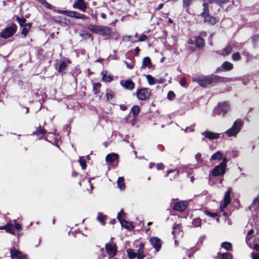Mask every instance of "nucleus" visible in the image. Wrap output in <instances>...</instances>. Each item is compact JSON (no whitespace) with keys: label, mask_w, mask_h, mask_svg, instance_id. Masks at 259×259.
I'll use <instances>...</instances> for the list:
<instances>
[{"label":"nucleus","mask_w":259,"mask_h":259,"mask_svg":"<svg viewBox=\"0 0 259 259\" xmlns=\"http://www.w3.org/2000/svg\"><path fill=\"white\" fill-rule=\"evenodd\" d=\"M195 45L199 48L202 47L204 45L203 39L200 37H197L195 38Z\"/></svg>","instance_id":"bb28decb"},{"label":"nucleus","mask_w":259,"mask_h":259,"mask_svg":"<svg viewBox=\"0 0 259 259\" xmlns=\"http://www.w3.org/2000/svg\"><path fill=\"white\" fill-rule=\"evenodd\" d=\"M201 224V220L199 218H196L193 221V225L194 226L200 227Z\"/></svg>","instance_id":"e433bc0d"},{"label":"nucleus","mask_w":259,"mask_h":259,"mask_svg":"<svg viewBox=\"0 0 259 259\" xmlns=\"http://www.w3.org/2000/svg\"><path fill=\"white\" fill-rule=\"evenodd\" d=\"M68 16L78 19H84L85 17V15L78 13L75 11H69Z\"/></svg>","instance_id":"4be33fe9"},{"label":"nucleus","mask_w":259,"mask_h":259,"mask_svg":"<svg viewBox=\"0 0 259 259\" xmlns=\"http://www.w3.org/2000/svg\"><path fill=\"white\" fill-rule=\"evenodd\" d=\"M175 95L174 93L172 91H169L167 94V98L169 99L173 98L175 97Z\"/></svg>","instance_id":"49530a36"},{"label":"nucleus","mask_w":259,"mask_h":259,"mask_svg":"<svg viewBox=\"0 0 259 259\" xmlns=\"http://www.w3.org/2000/svg\"><path fill=\"white\" fill-rule=\"evenodd\" d=\"M80 166L83 169L86 168V162L85 160L82 157H80L78 160Z\"/></svg>","instance_id":"c9c22d12"},{"label":"nucleus","mask_w":259,"mask_h":259,"mask_svg":"<svg viewBox=\"0 0 259 259\" xmlns=\"http://www.w3.org/2000/svg\"><path fill=\"white\" fill-rule=\"evenodd\" d=\"M222 67L226 70H230L233 68V65L229 62H225L222 65Z\"/></svg>","instance_id":"c756f323"},{"label":"nucleus","mask_w":259,"mask_h":259,"mask_svg":"<svg viewBox=\"0 0 259 259\" xmlns=\"http://www.w3.org/2000/svg\"><path fill=\"white\" fill-rule=\"evenodd\" d=\"M223 154L221 152L218 151L214 154H213L210 158V159L212 160H214L217 159H221L222 158Z\"/></svg>","instance_id":"cd10ccee"},{"label":"nucleus","mask_w":259,"mask_h":259,"mask_svg":"<svg viewBox=\"0 0 259 259\" xmlns=\"http://www.w3.org/2000/svg\"><path fill=\"white\" fill-rule=\"evenodd\" d=\"M242 125V121L241 119H237L234 122L231 127L225 132V134H226L228 137H235L240 131Z\"/></svg>","instance_id":"f257e3e1"},{"label":"nucleus","mask_w":259,"mask_h":259,"mask_svg":"<svg viewBox=\"0 0 259 259\" xmlns=\"http://www.w3.org/2000/svg\"><path fill=\"white\" fill-rule=\"evenodd\" d=\"M17 20L21 27H22L23 25H24V24H25V23L26 20L25 19H22L18 17H17Z\"/></svg>","instance_id":"a19ab883"},{"label":"nucleus","mask_w":259,"mask_h":259,"mask_svg":"<svg viewBox=\"0 0 259 259\" xmlns=\"http://www.w3.org/2000/svg\"><path fill=\"white\" fill-rule=\"evenodd\" d=\"M217 77L213 76H197L192 78V80L197 82L202 87H205L211 84L213 81L215 80Z\"/></svg>","instance_id":"7ed1b4c3"},{"label":"nucleus","mask_w":259,"mask_h":259,"mask_svg":"<svg viewBox=\"0 0 259 259\" xmlns=\"http://www.w3.org/2000/svg\"><path fill=\"white\" fill-rule=\"evenodd\" d=\"M137 97L140 100H146L149 98L150 96V91L148 89L142 88L137 90Z\"/></svg>","instance_id":"1a4fd4ad"},{"label":"nucleus","mask_w":259,"mask_h":259,"mask_svg":"<svg viewBox=\"0 0 259 259\" xmlns=\"http://www.w3.org/2000/svg\"><path fill=\"white\" fill-rule=\"evenodd\" d=\"M70 62L68 59L61 61L59 63V67L58 68V72L61 74L64 73L67 65Z\"/></svg>","instance_id":"6ab92c4d"},{"label":"nucleus","mask_w":259,"mask_h":259,"mask_svg":"<svg viewBox=\"0 0 259 259\" xmlns=\"http://www.w3.org/2000/svg\"><path fill=\"white\" fill-rule=\"evenodd\" d=\"M204 136L202 140L204 141L205 139H208L210 140L217 139L220 138V134L217 133H213L210 131H205L201 133Z\"/></svg>","instance_id":"4468645a"},{"label":"nucleus","mask_w":259,"mask_h":259,"mask_svg":"<svg viewBox=\"0 0 259 259\" xmlns=\"http://www.w3.org/2000/svg\"><path fill=\"white\" fill-rule=\"evenodd\" d=\"M232 59L234 61H237L240 59V55L238 53H234L232 55Z\"/></svg>","instance_id":"79ce46f5"},{"label":"nucleus","mask_w":259,"mask_h":259,"mask_svg":"<svg viewBox=\"0 0 259 259\" xmlns=\"http://www.w3.org/2000/svg\"><path fill=\"white\" fill-rule=\"evenodd\" d=\"M156 167L158 170H161V169H163L164 168V166L162 163H158L157 164Z\"/></svg>","instance_id":"603ef678"},{"label":"nucleus","mask_w":259,"mask_h":259,"mask_svg":"<svg viewBox=\"0 0 259 259\" xmlns=\"http://www.w3.org/2000/svg\"><path fill=\"white\" fill-rule=\"evenodd\" d=\"M39 3H41L43 6L47 2L46 0H36Z\"/></svg>","instance_id":"338daca9"},{"label":"nucleus","mask_w":259,"mask_h":259,"mask_svg":"<svg viewBox=\"0 0 259 259\" xmlns=\"http://www.w3.org/2000/svg\"><path fill=\"white\" fill-rule=\"evenodd\" d=\"M195 158L197 161H201V154L199 153H197L195 155Z\"/></svg>","instance_id":"5fc2aeb1"},{"label":"nucleus","mask_w":259,"mask_h":259,"mask_svg":"<svg viewBox=\"0 0 259 259\" xmlns=\"http://www.w3.org/2000/svg\"><path fill=\"white\" fill-rule=\"evenodd\" d=\"M131 112L133 113V116L136 117L140 112L139 107L138 106H134L131 109Z\"/></svg>","instance_id":"c85d7f7f"},{"label":"nucleus","mask_w":259,"mask_h":259,"mask_svg":"<svg viewBox=\"0 0 259 259\" xmlns=\"http://www.w3.org/2000/svg\"><path fill=\"white\" fill-rule=\"evenodd\" d=\"M117 185L118 188L121 190H123L125 189V185L124 183V179L123 177H119L117 180Z\"/></svg>","instance_id":"393cba45"},{"label":"nucleus","mask_w":259,"mask_h":259,"mask_svg":"<svg viewBox=\"0 0 259 259\" xmlns=\"http://www.w3.org/2000/svg\"><path fill=\"white\" fill-rule=\"evenodd\" d=\"M204 11L201 14V16L204 18V22L209 24L213 25L217 22L215 18L209 15L208 11V4H203Z\"/></svg>","instance_id":"6e6552de"},{"label":"nucleus","mask_w":259,"mask_h":259,"mask_svg":"<svg viewBox=\"0 0 259 259\" xmlns=\"http://www.w3.org/2000/svg\"><path fill=\"white\" fill-rule=\"evenodd\" d=\"M97 219L101 224L103 225L105 224V216L103 214L101 213H99L98 214Z\"/></svg>","instance_id":"f704fd0d"},{"label":"nucleus","mask_w":259,"mask_h":259,"mask_svg":"<svg viewBox=\"0 0 259 259\" xmlns=\"http://www.w3.org/2000/svg\"><path fill=\"white\" fill-rule=\"evenodd\" d=\"M22 27H23L22 31H21V34L24 35V36H25L28 32L29 30L31 28V24L30 23H26L24 24Z\"/></svg>","instance_id":"b1692460"},{"label":"nucleus","mask_w":259,"mask_h":259,"mask_svg":"<svg viewBox=\"0 0 259 259\" xmlns=\"http://www.w3.org/2000/svg\"><path fill=\"white\" fill-rule=\"evenodd\" d=\"M11 256L13 259H28L26 255L15 249L11 251Z\"/></svg>","instance_id":"dca6fc26"},{"label":"nucleus","mask_w":259,"mask_h":259,"mask_svg":"<svg viewBox=\"0 0 259 259\" xmlns=\"http://www.w3.org/2000/svg\"><path fill=\"white\" fill-rule=\"evenodd\" d=\"M165 81V79H163V78H160L159 79H158L157 81H156V82L158 83H163Z\"/></svg>","instance_id":"680f3d73"},{"label":"nucleus","mask_w":259,"mask_h":259,"mask_svg":"<svg viewBox=\"0 0 259 259\" xmlns=\"http://www.w3.org/2000/svg\"><path fill=\"white\" fill-rule=\"evenodd\" d=\"M232 254L229 253H224L222 254V259H232Z\"/></svg>","instance_id":"58836bf2"},{"label":"nucleus","mask_w":259,"mask_h":259,"mask_svg":"<svg viewBox=\"0 0 259 259\" xmlns=\"http://www.w3.org/2000/svg\"><path fill=\"white\" fill-rule=\"evenodd\" d=\"M57 12L58 13L64 14L67 16H68V14H69V11H65V10H58L57 11Z\"/></svg>","instance_id":"8fccbe9b"},{"label":"nucleus","mask_w":259,"mask_h":259,"mask_svg":"<svg viewBox=\"0 0 259 259\" xmlns=\"http://www.w3.org/2000/svg\"><path fill=\"white\" fill-rule=\"evenodd\" d=\"M230 111V106L227 102H223L219 104L214 109V114L221 117H225V116Z\"/></svg>","instance_id":"20e7f679"},{"label":"nucleus","mask_w":259,"mask_h":259,"mask_svg":"<svg viewBox=\"0 0 259 259\" xmlns=\"http://www.w3.org/2000/svg\"><path fill=\"white\" fill-rule=\"evenodd\" d=\"M107 253L110 256L113 257L117 252V246L113 242H109L105 245Z\"/></svg>","instance_id":"9b49d317"},{"label":"nucleus","mask_w":259,"mask_h":259,"mask_svg":"<svg viewBox=\"0 0 259 259\" xmlns=\"http://www.w3.org/2000/svg\"><path fill=\"white\" fill-rule=\"evenodd\" d=\"M227 162V158H223L222 162L211 171V175L213 177L223 176L226 171Z\"/></svg>","instance_id":"39448f33"},{"label":"nucleus","mask_w":259,"mask_h":259,"mask_svg":"<svg viewBox=\"0 0 259 259\" xmlns=\"http://www.w3.org/2000/svg\"><path fill=\"white\" fill-rule=\"evenodd\" d=\"M230 193L231 189H229L225 194L223 200L221 202L220 209L222 212L224 211V209L229 205L231 201Z\"/></svg>","instance_id":"f8f14e48"},{"label":"nucleus","mask_w":259,"mask_h":259,"mask_svg":"<svg viewBox=\"0 0 259 259\" xmlns=\"http://www.w3.org/2000/svg\"><path fill=\"white\" fill-rule=\"evenodd\" d=\"M171 173H174L175 174V176H177L178 175L179 172L176 169L169 170L167 171V174L165 175V177H168L169 174Z\"/></svg>","instance_id":"ea45409f"},{"label":"nucleus","mask_w":259,"mask_h":259,"mask_svg":"<svg viewBox=\"0 0 259 259\" xmlns=\"http://www.w3.org/2000/svg\"><path fill=\"white\" fill-rule=\"evenodd\" d=\"M131 37L130 36H127L125 37L124 38V40H126V41H131V42H134L135 41H133L131 40Z\"/></svg>","instance_id":"13d9d810"},{"label":"nucleus","mask_w":259,"mask_h":259,"mask_svg":"<svg viewBox=\"0 0 259 259\" xmlns=\"http://www.w3.org/2000/svg\"><path fill=\"white\" fill-rule=\"evenodd\" d=\"M73 8L78 9L82 12H85L86 5L83 0H77L73 5Z\"/></svg>","instance_id":"a211bd4d"},{"label":"nucleus","mask_w":259,"mask_h":259,"mask_svg":"<svg viewBox=\"0 0 259 259\" xmlns=\"http://www.w3.org/2000/svg\"><path fill=\"white\" fill-rule=\"evenodd\" d=\"M21 226L20 224L17 223L15 220L7 223V224L3 226L0 227V230H5L7 232L12 234H15V230H19L21 229Z\"/></svg>","instance_id":"423d86ee"},{"label":"nucleus","mask_w":259,"mask_h":259,"mask_svg":"<svg viewBox=\"0 0 259 259\" xmlns=\"http://www.w3.org/2000/svg\"><path fill=\"white\" fill-rule=\"evenodd\" d=\"M135 51L136 55V56H138L139 55V53L140 52V49L139 48V47H136L135 48Z\"/></svg>","instance_id":"052dcab7"},{"label":"nucleus","mask_w":259,"mask_h":259,"mask_svg":"<svg viewBox=\"0 0 259 259\" xmlns=\"http://www.w3.org/2000/svg\"><path fill=\"white\" fill-rule=\"evenodd\" d=\"M142 66L144 67H148L149 68H151L152 64L149 57H146L143 59L142 62Z\"/></svg>","instance_id":"5701e85b"},{"label":"nucleus","mask_w":259,"mask_h":259,"mask_svg":"<svg viewBox=\"0 0 259 259\" xmlns=\"http://www.w3.org/2000/svg\"><path fill=\"white\" fill-rule=\"evenodd\" d=\"M188 202L187 201H181L177 202L174 206L173 208L179 211H184L187 207Z\"/></svg>","instance_id":"2eb2a0df"},{"label":"nucleus","mask_w":259,"mask_h":259,"mask_svg":"<svg viewBox=\"0 0 259 259\" xmlns=\"http://www.w3.org/2000/svg\"><path fill=\"white\" fill-rule=\"evenodd\" d=\"M150 244L154 247L156 251L158 252L161 246V240L157 237H152L149 239Z\"/></svg>","instance_id":"ddd939ff"},{"label":"nucleus","mask_w":259,"mask_h":259,"mask_svg":"<svg viewBox=\"0 0 259 259\" xmlns=\"http://www.w3.org/2000/svg\"><path fill=\"white\" fill-rule=\"evenodd\" d=\"M114 94L111 91H108L106 93L107 100L112 102L113 101Z\"/></svg>","instance_id":"72a5a7b5"},{"label":"nucleus","mask_w":259,"mask_h":259,"mask_svg":"<svg viewBox=\"0 0 259 259\" xmlns=\"http://www.w3.org/2000/svg\"><path fill=\"white\" fill-rule=\"evenodd\" d=\"M224 51L225 52L226 55L229 54L232 52V48L229 46L227 47L224 49Z\"/></svg>","instance_id":"c03bdc74"},{"label":"nucleus","mask_w":259,"mask_h":259,"mask_svg":"<svg viewBox=\"0 0 259 259\" xmlns=\"http://www.w3.org/2000/svg\"><path fill=\"white\" fill-rule=\"evenodd\" d=\"M88 29L92 32L102 36L110 35L111 32L109 27L100 25H90Z\"/></svg>","instance_id":"f03ea898"},{"label":"nucleus","mask_w":259,"mask_h":259,"mask_svg":"<svg viewBox=\"0 0 259 259\" xmlns=\"http://www.w3.org/2000/svg\"><path fill=\"white\" fill-rule=\"evenodd\" d=\"M120 83L126 90H132L135 87L134 82L131 80H121Z\"/></svg>","instance_id":"f3484780"},{"label":"nucleus","mask_w":259,"mask_h":259,"mask_svg":"<svg viewBox=\"0 0 259 259\" xmlns=\"http://www.w3.org/2000/svg\"><path fill=\"white\" fill-rule=\"evenodd\" d=\"M118 158V155L115 153H111L107 155L106 160L107 162L111 163L117 160Z\"/></svg>","instance_id":"412c9836"},{"label":"nucleus","mask_w":259,"mask_h":259,"mask_svg":"<svg viewBox=\"0 0 259 259\" xmlns=\"http://www.w3.org/2000/svg\"><path fill=\"white\" fill-rule=\"evenodd\" d=\"M180 84L182 86V87H186V78L185 77H183L181 80L180 81Z\"/></svg>","instance_id":"de8ad7c7"},{"label":"nucleus","mask_w":259,"mask_h":259,"mask_svg":"<svg viewBox=\"0 0 259 259\" xmlns=\"http://www.w3.org/2000/svg\"><path fill=\"white\" fill-rule=\"evenodd\" d=\"M84 36L85 37V38H90L91 37V35L89 33H85L84 34Z\"/></svg>","instance_id":"774afa93"},{"label":"nucleus","mask_w":259,"mask_h":259,"mask_svg":"<svg viewBox=\"0 0 259 259\" xmlns=\"http://www.w3.org/2000/svg\"><path fill=\"white\" fill-rule=\"evenodd\" d=\"M181 229V225L180 224L177 225L176 226L173 227V231L172 234L174 236H176L177 234L180 233Z\"/></svg>","instance_id":"2f4dec72"},{"label":"nucleus","mask_w":259,"mask_h":259,"mask_svg":"<svg viewBox=\"0 0 259 259\" xmlns=\"http://www.w3.org/2000/svg\"><path fill=\"white\" fill-rule=\"evenodd\" d=\"M136 122V117H134L133 120L132 121H131V123L132 126H134Z\"/></svg>","instance_id":"e2e57ef3"},{"label":"nucleus","mask_w":259,"mask_h":259,"mask_svg":"<svg viewBox=\"0 0 259 259\" xmlns=\"http://www.w3.org/2000/svg\"><path fill=\"white\" fill-rule=\"evenodd\" d=\"M144 244L142 243L139 244V248L137 250V256L138 259H143L145 256L144 252Z\"/></svg>","instance_id":"aec40b11"},{"label":"nucleus","mask_w":259,"mask_h":259,"mask_svg":"<svg viewBox=\"0 0 259 259\" xmlns=\"http://www.w3.org/2000/svg\"><path fill=\"white\" fill-rule=\"evenodd\" d=\"M252 259H259V253H255L251 254Z\"/></svg>","instance_id":"3c124183"},{"label":"nucleus","mask_w":259,"mask_h":259,"mask_svg":"<svg viewBox=\"0 0 259 259\" xmlns=\"http://www.w3.org/2000/svg\"><path fill=\"white\" fill-rule=\"evenodd\" d=\"M44 6L47 9H53L54 7L51 4H49L47 2L44 5Z\"/></svg>","instance_id":"864d4df0"},{"label":"nucleus","mask_w":259,"mask_h":259,"mask_svg":"<svg viewBox=\"0 0 259 259\" xmlns=\"http://www.w3.org/2000/svg\"><path fill=\"white\" fill-rule=\"evenodd\" d=\"M163 7V4H161L159 5L158 7L155 8V10H159L161 9H162Z\"/></svg>","instance_id":"69168bd1"},{"label":"nucleus","mask_w":259,"mask_h":259,"mask_svg":"<svg viewBox=\"0 0 259 259\" xmlns=\"http://www.w3.org/2000/svg\"><path fill=\"white\" fill-rule=\"evenodd\" d=\"M37 132H39L42 135H44L45 134V131L43 129L39 128Z\"/></svg>","instance_id":"bf43d9fd"},{"label":"nucleus","mask_w":259,"mask_h":259,"mask_svg":"<svg viewBox=\"0 0 259 259\" xmlns=\"http://www.w3.org/2000/svg\"><path fill=\"white\" fill-rule=\"evenodd\" d=\"M125 213L122 210L118 213L117 215V219L120 223L122 227H124L128 230L132 229L133 227L131 223H128L124 220Z\"/></svg>","instance_id":"9d476101"},{"label":"nucleus","mask_w":259,"mask_h":259,"mask_svg":"<svg viewBox=\"0 0 259 259\" xmlns=\"http://www.w3.org/2000/svg\"><path fill=\"white\" fill-rule=\"evenodd\" d=\"M146 79L150 85H153L156 83L154 78L151 75L148 74L146 76Z\"/></svg>","instance_id":"473e14b6"},{"label":"nucleus","mask_w":259,"mask_h":259,"mask_svg":"<svg viewBox=\"0 0 259 259\" xmlns=\"http://www.w3.org/2000/svg\"><path fill=\"white\" fill-rule=\"evenodd\" d=\"M253 233V230H250V231H248V233H247V236H246V239L247 240H249L250 239V236Z\"/></svg>","instance_id":"6e6d98bb"},{"label":"nucleus","mask_w":259,"mask_h":259,"mask_svg":"<svg viewBox=\"0 0 259 259\" xmlns=\"http://www.w3.org/2000/svg\"><path fill=\"white\" fill-rule=\"evenodd\" d=\"M147 38V36L146 35H142L141 36L139 37V38L138 40V41H145Z\"/></svg>","instance_id":"a18cd8bd"},{"label":"nucleus","mask_w":259,"mask_h":259,"mask_svg":"<svg viewBox=\"0 0 259 259\" xmlns=\"http://www.w3.org/2000/svg\"><path fill=\"white\" fill-rule=\"evenodd\" d=\"M126 252L130 259H134L136 257H137L136 252H134V250L132 249H127Z\"/></svg>","instance_id":"a878e982"},{"label":"nucleus","mask_w":259,"mask_h":259,"mask_svg":"<svg viewBox=\"0 0 259 259\" xmlns=\"http://www.w3.org/2000/svg\"><path fill=\"white\" fill-rule=\"evenodd\" d=\"M194 131V127L193 126H190V127H187L185 130L186 133L191 132Z\"/></svg>","instance_id":"09e8293b"},{"label":"nucleus","mask_w":259,"mask_h":259,"mask_svg":"<svg viewBox=\"0 0 259 259\" xmlns=\"http://www.w3.org/2000/svg\"><path fill=\"white\" fill-rule=\"evenodd\" d=\"M102 79L105 81L110 82L111 81L112 78L110 75H107L106 74H102Z\"/></svg>","instance_id":"4c0bfd02"},{"label":"nucleus","mask_w":259,"mask_h":259,"mask_svg":"<svg viewBox=\"0 0 259 259\" xmlns=\"http://www.w3.org/2000/svg\"><path fill=\"white\" fill-rule=\"evenodd\" d=\"M253 249H255L256 250H259V244H255L253 246Z\"/></svg>","instance_id":"0e129e2a"},{"label":"nucleus","mask_w":259,"mask_h":259,"mask_svg":"<svg viewBox=\"0 0 259 259\" xmlns=\"http://www.w3.org/2000/svg\"><path fill=\"white\" fill-rule=\"evenodd\" d=\"M206 214L209 215L210 217L212 218H215L217 216V214L214 213H212L210 212L206 211Z\"/></svg>","instance_id":"4d7b16f0"},{"label":"nucleus","mask_w":259,"mask_h":259,"mask_svg":"<svg viewBox=\"0 0 259 259\" xmlns=\"http://www.w3.org/2000/svg\"><path fill=\"white\" fill-rule=\"evenodd\" d=\"M17 27L16 24H12L10 26L5 28L0 33V37L7 39L13 36L17 31Z\"/></svg>","instance_id":"0eeeda50"},{"label":"nucleus","mask_w":259,"mask_h":259,"mask_svg":"<svg viewBox=\"0 0 259 259\" xmlns=\"http://www.w3.org/2000/svg\"><path fill=\"white\" fill-rule=\"evenodd\" d=\"M192 1V0H183L184 7H188L190 5Z\"/></svg>","instance_id":"37998d69"},{"label":"nucleus","mask_w":259,"mask_h":259,"mask_svg":"<svg viewBox=\"0 0 259 259\" xmlns=\"http://www.w3.org/2000/svg\"><path fill=\"white\" fill-rule=\"evenodd\" d=\"M221 247L225 250H230L232 248V244L229 242H224L221 244Z\"/></svg>","instance_id":"7c9ffc66"}]
</instances>
